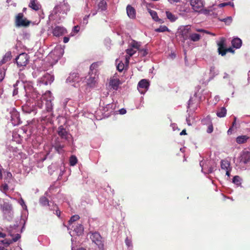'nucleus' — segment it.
Instances as JSON below:
<instances>
[{
  "label": "nucleus",
  "instance_id": "obj_52",
  "mask_svg": "<svg viewBox=\"0 0 250 250\" xmlns=\"http://www.w3.org/2000/svg\"><path fill=\"white\" fill-rule=\"evenodd\" d=\"M111 42V41L108 38L105 39L104 40V45L108 50H109L110 48Z\"/></svg>",
  "mask_w": 250,
  "mask_h": 250
},
{
  "label": "nucleus",
  "instance_id": "obj_35",
  "mask_svg": "<svg viewBox=\"0 0 250 250\" xmlns=\"http://www.w3.org/2000/svg\"><path fill=\"white\" fill-rule=\"evenodd\" d=\"M242 179L238 175L234 176L232 179V183L236 185L237 187H241Z\"/></svg>",
  "mask_w": 250,
  "mask_h": 250
},
{
  "label": "nucleus",
  "instance_id": "obj_61",
  "mask_svg": "<svg viewBox=\"0 0 250 250\" xmlns=\"http://www.w3.org/2000/svg\"><path fill=\"white\" fill-rule=\"evenodd\" d=\"M196 31H197V32H199L206 33L207 34L212 35L213 36L215 35L214 34L211 33H210V32H209L208 31L205 30H204L203 29H201V28L196 29Z\"/></svg>",
  "mask_w": 250,
  "mask_h": 250
},
{
  "label": "nucleus",
  "instance_id": "obj_32",
  "mask_svg": "<svg viewBox=\"0 0 250 250\" xmlns=\"http://www.w3.org/2000/svg\"><path fill=\"white\" fill-rule=\"evenodd\" d=\"M249 137L247 135H240L236 139V142L238 144H242L246 143Z\"/></svg>",
  "mask_w": 250,
  "mask_h": 250
},
{
  "label": "nucleus",
  "instance_id": "obj_14",
  "mask_svg": "<svg viewBox=\"0 0 250 250\" xmlns=\"http://www.w3.org/2000/svg\"><path fill=\"white\" fill-rule=\"evenodd\" d=\"M23 80H18L16 81V83L13 84L14 90L13 91V96H14L18 94V89L19 88H23L25 89V85L24 84Z\"/></svg>",
  "mask_w": 250,
  "mask_h": 250
},
{
  "label": "nucleus",
  "instance_id": "obj_40",
  "mask_svg": "<svg viewBox=\"0 0 250 250\" xmlns=\"http://www.w3.org/2000/svg\"><path fill=\"white\" fill-rule=\"evenodd\" d=\"M79 218H80V217L78 215H74L71 216V217L70 218V219H69V220L68 221L69 226L67 227L68 229H70V228L71 225H72V224L73 223H74V222L78 220Z\"/></svg>",
  "mask_w": 250,
  "mask_h": 250
},
{
  "label": "nucleus",
  "instance_id": "obj_36",
  "mask_svg": "<svg viewBox=\"0 0 250 250\" xmlns=\"http://www.w3.org/2000/svg\"><path fill=\"white\" fill-rule=\"evenodd\" d=\"M125 243L128 250H133V246L131 238L127 236L125 239Z\"/></svg>",
  "mask_w": 250,
  "mask_h": 250
},
{
  "label": "nucleus",
  "instance_id": "obj_62",
  "mask_svg": "<svg viewBox=\"0 0 250 250\" xmlns=\"http://www.w3.org/2000/svg\"><path fill=\"white\" fill-rule=\"evenodd\" d=\"M64 171H65L64 167L63 166L60 167V173L59 175L58 179H60L61 178L62 175L63 174Z\"/></svg>",
  "mask_w": 250,
  "mask_h": 250
},
{
  "label": "nucleus",
  "instance_id": "obj_20",
  "mask_svg": "<svg viewBox=\"0 0 250 250\" xmlns=\"http://www.w3.org/2000/svg\"><path fill=\"white\" fill-rule=\"evenodd\" d=\"M218 45V52L219 54V52H223L224 50H225L226 48V39L222 37L220 38V41L217 42Z\"/></svg>",
  "mask_w": 250,
  "mask_h": 250
},
{
  "label": "nucleus",
  "instance_id": "obj_3",
  "mask_svg": "<svg viewBox=\"0 0 250 250\" xmlns=\"http://www.w3.org/2000/svg\"><path fill=\"white\" fill-rule=\"evenodd\" d=\"M53 98L51 92L47 91L44 94L42 95L41 97L42 100L41 101L38 102L37 106L40 109H42L44 106L46 111L52 114L53 110L52 101L53 100Z\"/></svg>",
  "mask_w": 250,
  "mask_h": 250
},
{
  "label": "nucleus",
  "instance_id": "obj_42",
  "mask_svg": "<svg viewBox=\"0 0 250 250\" xmlns=\"http://www.w3.org/2000/svg\"><path fill=\"white\" fill-rule=\"evenodd\" d=\"M155 31L156 32H169L170 30L165 25H160L159 27L155 29Z\"/></svg>",
  "mask_w": 250,
  "mask_h": 250
},
{
  "label": "nucleus",
  "instance_id": "obj_51",
  "mask_svg": "<svg viewBox=\"0 0 250 250\" xmlns=\"http://www.w3.org/2000/svg\"><path fill=\"white\" fill-rule=\"evenodd\" d=\"M227 52H231L233 53L234 52V50L231 48L229 47V48H226L225 50H224L223 52H219V54L221 55V56H224L226 55Z\"/></svg>",
  "mask_w": 250,
  "mask_h": 250
},
{
  "label": "nucleus",
  "instance_id": "obj_53",
  "mask_svg": "<svg viewBox=\"0 0 250 250\" xmlns=\"http://www.w3.org/2000/svg\"><path fill=\"white\" fill-rule=\"evenodd\" d=\"M189 29L190 27L189 25H187L181 30V36L182 37L184 38V35L188 32Z\"/></svg>",
  "mask_w": 250,
  "mask_h": 250
},
{
  "label": "nucleus",
  "instance_id": "obj_7",
  "mask_svg": "<svg viewBox=\"0 0 250 250\" xmlns=\"http://www.w3.org/2000/svg\"><path fill=\"white\" fill-rule=\"evenodd\" d=\"M85 80L86 82L85 83L83 82V86L85 90L84 92H86L90 90V88L94 87L97 81V76L95 72L92 73L89 72L88 75L85 77Z\"/></svg>",
  "mask_w": 250,
  "mask_h": 250
},
{
  "label": "nucleus",
  "instance_id": "obj_46",
  "mask_svg": "<svg viewBox=\"0 0 250 250\" xmlns=\"http://www.w3.org/2000/svg\"><path fill=\"white\" fill-rule=\"evenodd\" d=\"M20 36L24 40H29L30 37V34L26 30H23L21 33Z\"/></svg>",
  "mask_w": 250,
  "mask_h": 250
},
{
  "label": "nucleus",
  "instance_id": "obj_29",
  "mask_svg": "<svg viewBox=\"0 0 250 250\" xmlns=\"http://www.w3.org/2000/svg\"><path fill=\"white\" fill-rule=\"evenodd\" d=\"M208 91L206 90H204L202 91V94L200 95V94H198V93L195 92L193 95L194 97L198 98V100L199 102L205 100L206 98H208L206 95L208 94Z\"/></svg>",
  "mask_w": 250,
  "mask_h": 250
},
{
  "label": "nucleus",
  "instance_id": "obj_16",
  "mask_svg": "<svg viewBox=\"0 0 250 250\" xmlns=\"http://www.w3.org/2000/svg\"><path fill=\"white\" fill-rule=\"evenodd\" d=\"M53 34L56 37H60L66 33V29L62 26H56L53 29Z\"/></svg>",
  "mask_w": 250,
  "mask_h": 250
},
{
  "label": "nucleus",
  "instance_id": "obj_30",
  "mask_svg": "<svg viewBox=\"0 0 250 250\" xmlns=\"http://www.w3.org/2000/svg\"><path fill=\"white\" fill-rule=\"evenodd\" d=\"M148 12L150 15H151L152 18L154 21L156 22H159L160 23L163 22V20L159 18L157 13L156 11L153 10L149 9Z\"/></svg>",
  "mask_w": 250,
  "mask_h": 250
},
{
  "label": "nucleus",
  "instance_id": "obj_1",
  "mask_svg": "<svg viewBox=\"0 0 250 250\" xmlns=\"http://www.w3.org/2000/svg\"><path fill=\"white\" fill-rule=\"evenodd\" d=\"M70 10L69 5L64 1L60 2L55 5L49 16L50 20L55 21L59 23L65 18L67 12Z\"/></svg>",
  "mask_w": 250,
  "mask_h": 250
},
{
  "label": "nucleus",
  "instance_id": "obj_43",
  "mask_svg": "<svg viewBox=\"0 0 250 250\" xmlns=\"http://www.w3.org/2000/svg\"><path fill=\"white\" fill-rule=\"evenodd\" d=\"M95 3V0H87L86 1L85 7L84 8L85 10L87 12L89 11L91 6L92 4Z\"/></svg>",
  "mask_w": 250,
  "mask_h": 250
},
{
  "label": "nucleus",
  "instance_id": "obj_64",
  "mask_svg": "<svg viewBox=\"0 0 250 250\" xmlns=\"http://www.w3.org/2000/svg\"><path fill=\"white\" fill-rule=\"evenodd\" d=\"M52 203L51 202H50V206H48L49 207V209L50 210H55L56 208H57V206L56 204H54V203H52V205H51V204Z\"/></svg>",
  "mask_w": 250,
  "mask_h": 250
},
{
  "label": "nucleus",
  "instance_id": "obj_22",
  "mask_svg": "<svg viewBox=\"0 0 250 250\" xmlns=\"http://www.w3.org/2000/svg\"><path fill=\"white\" fill-rule=\"evenodd\" d=\"M126 13L130 19H133L136 17V10L130 5H128L126 7Z\"/></svg>",
  "mask_w": 250,
  "mask_h": 250
},
{
  "label": "nucleus",
  "instance_id": "obj_56",
  "mask_svg": "<svg viewBox=\"0 0 250 250\" xmlns=\"http://www.w3.org/2000/svg\"><path fill=\"white\" fill-rule=\"evenodd\" d=\"M126 53L129 57H131L136 53V51L132 48H129L126 50Z\"/></svg>",
  "mask_w": 250,
  "mask_h": 250
},
{
  "label": "nucleus",
  "instance_id": "obj_54",
  "mask_svg": "<svg viewBox=\"0 0 250 250\" xmlns=\"http://www.w3.org/2000/svg\"><path fill=\"white\" fill-rule=\"evenodd\" d=\"M9 189L8 186L7 184L5 183L2 184L1 186L0 187V190L1 192L5 194L6 191H7Z\"/></svg>",
  "mask_w": 250,
  "mask_h": 250
},
{
  "label": "nucleus",
  "instance_id": "obj_31",
  "mask_svg": "<svg viewBox=\"0 0 250 250\" xmlns=\"http://www.w3.org/2000/svg\"><path fill=\"white\" fill-rule=\"evenodd\" d=\"M121 82L119 80L113 79L111 80L109 82V85L115 90H117L118 89L119 85L121 84Z\"/></svg>",
  "mask_w": 250,
  "mask_h": 250
},
{
  "label": "nucleus",
  "instance_id": "obj_26",
  "mask_svg": "<svg viewBox=\"0 0 250 250\" xmlns=\"http://www.w3.org/2000/svg\"><path fill=\"white\" fill-rule=\"evenodd\" d=\"M221 168L223 170H228L232 168L230 167V163L229 161L227 159H223L220 162Z\"/></svg>",
  "mask_w": 250,
  "mask_h": 250
},
{
  "label": "nucleus",
  "instance_id": "obj_17",
  "mask_svg": "<svg viewBox=\"0 0 250 250\" xmlns=\"http://www.w3.org/2000/svg\"><path fill=\"white\" fill-rule=\"evenodd\" d=\"M239 159L240 162L245 164L250 162V152L249 151H242Z\"/></svg>",
  "mask_w": 250,
  "mask_h": 250
},
{
  "label": "nucleus",
  "instance_id": "obj_41",
  "mask_svg": "<svg viewBox=\"0 0 250 250\" xmlns=\"http://www.w3.org/2000/svg\"><path fill=\"white\" fill-rule=\"evenodd\" d=\"M166 14L167 18L171 22L175 21L177 19L174 15L169 11H166Z\"/></svg>",
  "mask_w": 250,
  "mask_h": 250
},
{
  "label": "nucleus",
  "instance_id": "obj_60",
  "mask_svg": "<svg viewBox=\"0 0 250 250\" xmlns=\"http://www.w3.org/2000/svg\"><path fill=\"white\" fill-rule=\"evenodd\" d=\"M42 72L40 71L39 69H37L36 70H34V71L32 72V75L33 77L36 78L38 76L40 75V74Z\"/></svg>",
  "mask_w": 250,
  "mask_h": 250
},
{
  "label": "nucleus",
  "instance_id": "obj_63",
  "mask_svg": "<svg viewBox=\"0 0 250 250\" xmlns=\"http://www.w3.org/2000/svg\"><path fill=\"white\" fill-rule=\"evenodd\" d=\"M140 44L138 42H135V41H133L132 43L131 44V46L132 48H136V49H139V47L140 46Z\"/></svg>",
  "mask_w": 250,
  "mask_h": 250
},
{
  "label": "nucleus",
  "instance_id": "obj_38",
  "mask_svg": "<svg viewBox=\"0 0 250 250\" xmlns=\"http://www.w3.org/2000/svg\"><path fill=\"white\" fill-rule=\"evenodd\" d=\"M200 38V35L197 33L191 34L189 36V39L194 42L198 41Z\"/></svg>",
  "mask_w": 250,
  "mask_h": 250
},
{
  "label": "nucleus",
  "instance_id": "obj_8",
  "mask_svg": "<svg viewBox=\"0 0 250 250\" xmlns=\"http://www.w3.org/2000/svg\"><path fill=\"white\" fill-rule=\"evenodd\" d=\"M31 21L26 18H23V15L21 13H19L15 20V25L17 27H27L29 25Z\"/></svg>",
  "mask_w": 250,
  "mask_h": 250
},
{
  "label": "nucleus",
  "instance_id": "obj_18",
  "mask_svg": "<svg viewBox=\"0 0 250 250\" xmlns=\"http://www.w3.org/2000/svg\"><path fill=\"white\" fill-rule=\"evenodd\" d=\"M113 105V104H108L105 107H103V114L105 117H108L110 114L113 112L114 109Z\"/></svg>",
  "mask_w": 250,
  "mask_h": 250
},
{
  "label": "nucleus",
  "instance_id": "obj_58",
  "mask_svg": "<svg viewBox=\"0 0 250 250\" xmlns=\"http://www.w3.org/2000/svg\"><path fill=\"white\" fill-rule=\"evenodd\" d=\"M97 64L96 63H92L89 67V72L91 73L95 72L96 73V67H97Z\"/></svg>",
  "mask_w": 250,
  "mask_h": 250
},
{
  "label": "nucleus",
  "instance_id": "obj_11",
  "mask_svg": "<svg viewBox=\"0 0 250 250\" xmlns=\"http://www.w3.org/2000/svg\"><path fill=\"white\" fill-rule=\"evenodd\" d=\"M10 114L11 115V121L14 126L18 125L21 123L20 113L15 108H12L11 109Z\"/></svg>",
  "mask_w": 250,
  "mask_h": 250
},
{
  "label": "nucleus",
  "instance_id": "obj_23",
  "mask_svg": "<svg viewBox=\"0 0 250 250\" xmlns=\"http://www.w3.org/2000/svg\"><path fill=\"white\" fill-rule=\"evenodd\" d=\"M22 109L24 113L27 114H31L33 113V114H35L37 112V109L35 107H31L26 105H23L22 106Z\"/></svg>",
  "mask_w": 250,
  "mask_h": 250
},
{
  "label": "nucleus",
  "instance_id": "obj_47",
  "mask_svg": "<svg viewBox=\"0 0 250 250\" xmlns=\"http://www.w3.org/2000/svg\"><path fill=\"white\" fill-rule=\"evenodd\" d=\"M219 20L221 21H223L227 25H229L232 22V19L231 17H227L224 19H219Z\"/></svg>",
  "mask_w": 250,
  "mask_h": 250
},
{
  "label": "nucleus",
  "instance_id": "obj_45",
  "mask_svg": "<svg viewBox=\"0 0 250 250\" xmlns=\"http://www.w3.org/2000/svg\"><path fill=\"white\" fill-rule=\"evenodd\" d=\"M78 163V159L76 156L71 155L69 159V164L71 166H74Z\"/></svg>",
  "mask_w": 250,
  "mask_h": 250
},
{
  "label": "nucleus",
  "instance_id": "obj_2",
  "mask_svg": "<svg viewBox=\"0 0 250 250\" xmlns=\"http://www.w3.org/2000/svg\"><path fill=\"white\" fill-rule=\"evenodd\" d=\"M19 225L18 224H14L13 226L10 225L8 229L9 233L11 236L12 237V239L5 238L2 240L0 241V250H7L6 248L8 247L12 242H17L21 237L20 234L17 233L15 236L14 233L16 232V229L18 228Z\"/></svg>",
  "mask_w": 250,
  "mask_h": 250
},
{
  "label": "nucleus",
  "instance_id": "obj_15",
  "mask_svg": "<svg viewBox=\"0 0 250 250\" xmlns=\"http://www.w3.org/2000/svg\"><path fill=\"white\" fill-rule=\"evenodd\" d=\"M190 4L195 12H198L199 10L203 7V2L201 0H190Z\"/></svg>",
  "mask_w": 250,
  "mask_h": 250
},
{
  "label": "nucleus",
  "instance_id": "obj_37",
  "mask_svg": "<svg viewBox=\"0 0 250 250\" xmlns=\"http://www.w3.org/2000/svg\"><path fill=\"white\" fill-rule=\"evenodd\" d=\"M11 58V52H7L0 61V64H3L10 60Z\"/></svg>",
  "mask_w": 250,
  "mask_h": 250
},
{
  "label": "nucleus",
  "instance_id": "obj_9",
  "mask_svg": "<svg viewBox=\"0 0 250 250\" xmlns=\"http://www.w3.org/2000/svg\"><path fill=\"white\" fill-rule=\"evenodd\" d=\"M42 77L38 80V82L40 84L48 85L50 84L54 80V76L44 71Z\"/></svg>",
  "mask_w": 250,
  "mask_h": 250
},
{
  "label": "nucleus",
  "instance_id": "obj_27",
  "mask_svg": "<svg viewBox=\"0 0 250 250\" xmlns=\"http://www.w3.org/2000/svg\"><path fill=\"white\" fill-rule=\"evenodd\" d=\"M72 227H74L73 231L77 235L80 236L83 233L84 228L82 224H77L75 226H72Z\"/></svg>",
  "mask_w": 250,
  "mask_h": 250
},
{
  "label": "nucleus",
  "instance_id": "obj_50",
  "mask_svg": "<svg viewBox=\"0 0 250 250\" xmlns=\"http://www.w3.org/2000/svg\"><path fill=\"white\" fill-rule=\"evenodd\" d=\"M91 14H89L88 15H85L83 18L82 21H81V24L83 26H85L88 23V20Z\"/></svg>",
  "mask_w": 250,
  "mask_h": 250
},
{
  "label": "nucleus",
  "instance_id": "obj_33",
  "mask_svg": "<svg viewBox=\"0 0 250 250\" xmlns=\"http://www.w3.org/2000/svg\"><path fill=\"white\" fill-rule=\"evenodd\" d=\"M98 10L101 11H105L107 8L106 2L104 0H100L98 4Z\"/></svg>",
  "mask_w": 250,
  "mask_h": 250
},
{
  "label": "nucleus",
  "instance_id": "obj_10",
  "mask_svg": "<svg viewBox=\"0 0 250 250\" xmlns=\"http://www.w3.org/2000/svg\"><path fill=\"white\" fill-rule=\"evenodd\" d=\"M29 57L25 53H22L15 59L17 65L19 67L25 66L29 62Z\"/></svg>",
  "mask_w": 250,
  "mask_h": 250
},
{
  "label": "nucleus",
  "instance_id": "obj_34",
  "mask_svg": "<svg viewBox=\"0 0 250 250\" xmlns=\"http://www.w3.org/2000/svg\"><path fill=\"white\" fill-rule=\"evenodd\" d=\"M39 203L42 206H50L48 199L45 196H41L39 199Z\"/></svg>",
  "mask_w": 250,
  "mask_h": 250
},
{
  "label": "nucleus",
  "instance_id": "obj_48",
  "mask_svg": "<svg viewBox=\"0 0 250 250\" xmlns=\"http://www.w3.org/2000/svg\"><path fill=\"white\" fill-rule=\"evenodd\" d=\"M2 64H0V81H2L4 78L6 69L4 67H1Z\"/></svg>",
  "mask_w": 250,
  "mask_h": 250
},
{
  "label": "nucleus",
  "instance_id": "obj_4",
  "mask_svg": "<svg viewBox=\"0 0 250 250\" xmlns=\"http://www.w3.org/2000/svg\"><path fill=\"white\" fill-rule=\"evenodd\" d=\"M0 208L2 211L4 219L8 221H11L14 218V211L12 204L3 200V203H0Z\"/></svg>",
  "mask_w": 250,
  "mask_h": 250
},
{
  "label": "nucleus",
  "instance_id": "obj_19",
  "mask_svg": "<svg viewBox=\"0 0 250 250\" xmlns=\"http://www.w3.org/2000/svg\"><path fill=\"white\" fill-rule=\"evenodd\" d=\"M57 132L62 139L67 140L68 132L62 125H61L58 127Z\"/></svg>",
  "mask_w": 250,
  "mask_h": 250
},
{
  "label": "nucleus",
  "instance_id": "obj_25",
  "mask_svg": "<svg viewBox=\"0 0 250 250\" xmlns=\"http://www.w3.org/2000/svg\"><path fill=\"white\" fill-rule=\"evenodd\" d=\"M29 7L35 11L39 10L41 7V4L37 0H30L28 5Z\"/></svg>",
  "mask_w": 250,
  "mask_h": 250
},
{
  "label": "nucleus",
  "instance_id": "obj_28",
  "mask_svg": "<svg viewBox=\"0 0 250 250\" xmlns=\"http://www.w3.org/2000/svg\"><path fill=\"white\" fill-rule=\"evenodd\" d=\"M231 44L234 48L238 49L242 46V41L238 37L234 38L231 41Z\"/></svg>",
  "mask_w": 250,
  "mask_h": 250
},
{
  "label": "nucleus",
  "instance_id": "obj_13",
  "mask_svg": "<svg viewBox=\"0 0 250 250\" xmlns=\"http://www.w3.org/2000/svg\"><path fill=\"white\" fill-rule=\"evenodd\" d=\"M52 147L54 148L56 152L60 154H62L64 152V144L60 140L59 138H56L52 145Z\"/></svg>",
  "mask_w": 250,
  "mask_h": 250
},
{
  "label": "nucleus",
  "instance_id": "obj_59",
  "mask_svg": "<svg viewBox=\"0 0 250 250\" xmlns=\"http://www.w3.org/2000/svg\"><path fill=\"white\" fill-rule=\"evenodd\" d=\"M140 55L143 56L145 57L148 54L147 50L146 48H143L139 50Z\"/></svg>",
  "mask_w": 250,
  "mask_h": 250
},
{
  "label": "nucleus",
  "instance_id": "obj_44",
  "mask_svg": "<svg viewBox=\"0 0 250 250\" xmlns=\"http://www.w3.org/2000/svg\"><path fill=\"white\" fill-rule=\"evenodd\" d=\"M80 26L78 25L74 26L72 29V31L70 34V36L71 37L75 36L80 31Z\"/></svg>",
  "mask_w": 250,
  "mask_h": 250
},
{
  "label": "nucleus",
  "instance_id": "obj_57",
  "mask_svg": "<svg viewBox=\"0 0 250 250\" xmlns=\"http://www.w3.org/2000/svg\"><path fill=\"white\" fill-rule=\"evenodd\" d=\"M125 64L123 62H119L117 65V69L119 72H122L124 70Z\"/></svg>",
  "mask_w": 250,
  "mask_h": 250
},
{
  "label": "nucleus",
  "instance_id": "obj_24",
  "mask_svg": "<svg viewBox=\"0 0 250 250\" xmlns=\"http://www.w3.org/2000/svg\"><path fill=\"white\" fill-rule=\"evenodd\" d=\"M215 9V8H214L213 6L212 7H210L209 8H208V9H201L200 12L202 13V14H204L206 15H213L214 17H216L217 16V14L216 13H214L213 11Z\"/></svg>",
  "mask_w": 250,
  "mask_h": 250
},
{
  "label": "nucleus",
  "instance_id": "obj_5",
  "mask_svg": "<svg viewBox=\"0 0 250 250\" xmlns=\"http://www.w3.org/2000/svg\"><path fill=\"white\" fill-rule=\"evenodd\" d=\"M66 82L68 83H72V85L75 87H79L81 92H85L83 86V82L81 81V79L78 73H70L66 79Z\"/></svg>",
  "mask_w": 250,
  "mask_h": 250
},
{
  "label": "nucleus",
  "instance_id": "obj_12",
  "mask_svg": "<svg viewBox=\"0 0 250 250\" xmlns=\"http://www.w3.org/2000/svg\"><path fill=\"white\" fill-rule=\"evenodd\" d=\"M150 85L149 81L147 79H142L138 83L137 88L141 94H145L148 90Z\"/></svg>",
  "mask_w": 250,
  "mask_h": 250
},
{
  "label": "nucleus",
  "instance_id": "obj_55",
  "mask_svg": "<svg viewBox=\"0 0 250 250\" xmlns=\"http://www.w3.org/2000/svg\"><path fill=\"white\" fill-rule=\"evenodd\" d=\"M228 5H230L232 7H233L234 3L233 2H231L230 1L228 2H223V3H220L219 4H218V7L221 8V7H225V6H226Z\"/></svg>",
  "mask_w": 250,
  "mask_h": 250
},
{
  "label": "nucleus",
  "instance_id": "obj_21",
  "mask_svg": "<svg viewBox=\"0 0 250 250\" xmlns=\"http://www.w3.org/2000/svg\"><path fill=\"white\" fill-rule=\"evenodd\" d=\"M204 165V162H203V161H201L200 162V166L202 167L201 171L203 173H204V174H206L211 173L214 171V170L213 167L211 166V164H209V163H208V164L206 163V165L207 166V171L205 172L204 171V168H203Z\"/></svg>",
  "mask_w": 250,
  "mask_h": 250
},
{
  "label": "nucleus",
  "instance_id": "obj_6",
  "mask_svg": "<svg viewBox=\"0 0 250 250\" xmlns=\"http://www.w3.org/2000/svg\"><path fill=\"white\" fill-rule=\"evenodd\" d=\"M88 235L92 242L98 246L99 250H104V240L99 232L90 231L88 233Z\"/></svg>",
  "mask_w": 250,
  "mask_h": 250
},
{
  "label": "nucleus",
  "instance_id": "obj_39",
  "mask_svg": "<svg viewBox=\"0 0 250 250\" xmlns=\"http://www.w3.org/2000/svg\"><path fill=\"white\" fill-rule=\"evenodd\" d=\"M227 114V109L224 107L220 108L219 111L216 113V115L220 118L224 117Z\"/></svg>",
  "mask_w": 250,
  "mask_h": 250
},
{
  "label": "nucleus",
  "instance_id": "obj_49",
  "mask_svg": "<svg viewBox=\"0 0 250 250\" xmlns=\"http://www.w3.org/2000/svg\"><path fill=\"white\" fill-rule=\"evenodd\" d=\"M218 71H216L215 68L214 66H212L210 68V74L211 75L212 77L211 79H212L215 76L218 75ZM211 79V78H210Z\"/></svg>",
  "mask_w": 250,
  "mask_h": 250
}]
</instances>
